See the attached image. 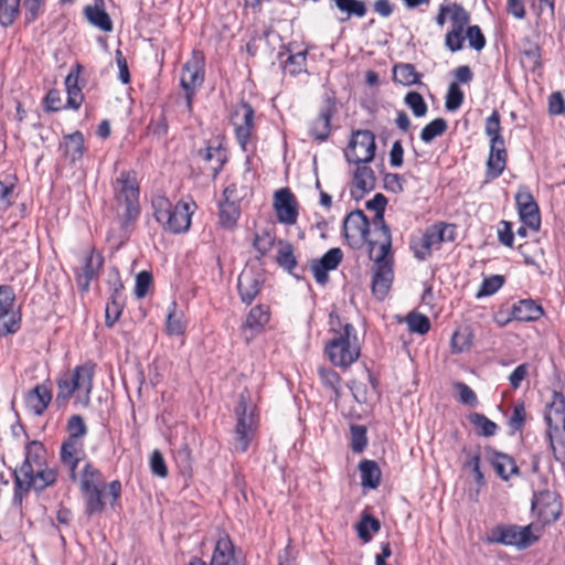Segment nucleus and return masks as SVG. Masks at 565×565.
<instances>
[{
  "mask_svg": "<svg viewBox=\"0 0 565 565\" xmlns=\"http://www.w3.org/2000/svg\"><path fill=\"white\" fill-rule=\"evenodd\" d=\"M14 500L21 502L33 488L41 491L56 480V471L46 466V451L41 443L31 441L25 447V457L19 469L14 470Z\"/></svg>",
  "mask_w": 565,
  "mask_h": 565,
  "instance_id": "f257e3e1",
  "label": "nucleus"
},
{
  "mask_svg": "<svg viewBox=\"0 0 565 565\" xmlns=\"http://www.w3.org/2000/svg\"><path fill=\"white\" fill-rule=\"evenodd\" d=\"M332 338L326 344V353L332 364L347 367L360 356V344L354 327L335 311L329 316Z\"/></svg>",
  "mask_w": 565,
  "mask_h": 565,
  "instance_id": "f03ea898",
  "label": "nucleus"
},
{
  "mask_svg": "<svg viewBox=\"0 0 565 565\" xmlns=\"http://www.w3.org/2000/svg\"><path fill=\"white\" fill-rule=\"evenodd\" d=\"M79 486L89 515L100 513L106 504L115 507L121 493V483L115 480L106 486L103 475L92 463L85 465Z\"/></svg>",
  "mask_w": 565,
  "mask_h": 565,
  "instance_id": "7ed1b4c3",
  "label": "nucleus"
},
{
  "mask_svg": "<svg viewBox=\"0 0 565 565\" xmlns=\"http://www.w3.org/2000/svg\"><path fill=\"white\" fill-rule=\"evenodd\" d=\"M153 214L158 223L172 233H184L190 228L191 216L196 209L193 200L180 201L173 205L163 195L152 200Z\"/></svg>",
  "mask_w": 565,
  "mask_h": 565,
  "instance_id": "20e7f679",
  "label": "nucleus"
},
{
  "mask_svg": "<svg viewBox=\"0 0 565 565\" xmlns=\"http://www.w3.org/2000/svg\"><path fill=\"white\" fill-rule=\"evenodd\" d=\"M93 377L94 367L90 364L78 365L72 372L64 374L58 380L56 402L64 404L71 396H75L77 403L87 406L90 401Z\"/></svg>",
  "mask_w": 565,
  "mask_h": 565,
  "instance_id": "39448f33",
  "label": "nucleus"
},
{
  "mask_svg": "<svg viewBox=\"0 0 565 565\" xmlns=\"http://www.w3.org/2000/svg\"><path fill=\"white\" fill-rule=\"evenodd\" d=\"M235 417L234 449L239 452H245L255 436L258 425L256 404L247 390L239 395L237 406L235 407Z\"/></svg>",
  "mask_w": 565,
  "mask_h": 565,
  "instance_id": "423d86ee",
  "label": "nucleus"
},
{
  "mask_svg": "<svg viewBox=\"0 0 565 565\" xmlns=\"http://www.w3.org/2000/svg\"><path fill=\"white\" fill-rule=\"evenodd\" d=\"M550 446L557 461L565 463V398L554 392L544 413Z\"/></svg>",
  "mask_w": 565,
  "mask_h": 565,
  "instance_id": "0eeeda50",
  "label": "nucleus"
},
{
  "mask_svg": "<svg viewBox=\"0 0 565 565\" xmlns=\"http://www.w3.org/2000/svg\"><path fill=\"white\" fill-rule=\"evenodd\" d=\"M115 195L118 204V213L126 223L135 221L139 213V184L135 173L124 171L115 183Z\"/></svg>",
  "mask_w": 565,
  "mask_h": 565,
  "instance_id": "6e6552de",
  "label": "nucleus"
},
{
  "mask_svg": "<svg viewBox=\"0 0 565 565\" xmlns=\"http://www.w3.org/2000/svg\"><path fill=\"white\" fill-rule=\"evenodd\" d=\"M382 247L381 243H370V257L374 262L373 292L383 299L393 280L391 246Z\"/></svg>",
  "mask_w": 565,
  "mask_h": 565,
  "instance_id": "1a4fd4ad",
  "label": "nucleus"
},
{
  "mask_svg": "<svg viewBox=\"0 0 565 565\" xmlns=\"http://www.w3.org/2000/svg\"><path fill=\"white\" fill-rule=\"evenodd\" d=\"M204 81V56L201 52H193L191 58L183 65L181 72V86L185 92L186 109L192 111V99L196 89Z\"/></svg>",
  "mask_w": 565,
  "mask_h": 565,
  "instance_id": "9d476101",
  "label": "nucleus"
},
{
  "mask_svg": "<svg viewBox=\"0 0 565 565\" xmlns=\"http://www.w3.org/2000/svg\"><path fill=\"white\" fill-rule=\"evenodd\" d=\"M537 540L532 533L531 525H498L491 530L487 541L525 548Z\"/></svg>",
  "mask_w": 565,
  "mask_h": 565,
  "instance_id": "9b49d317",
  "label": "nucleus"
},
{
  "mask_svg": "<svg viewBox=\"0 0 565 565\" xmlns=\"http://www.w3.org/2000/svg\"><path fill=\"white\" fill-rule=\"evenodd\" d=\"M237 192V183L233 182L224 190V201L220 204V220L223 226L233 227L239 215V202L247 199L252 194L250 186H242L241 193Z\"/></svg>",
  "mask_w": 565,
  "mask_h": 565,
  "instance_id": "f8f14e48",
  "label": "nucleus"
},
{
  "mask_svg": "<svg viewBox=\"0 0 565 565\" xmlns=\"http://www.w3.org/2000/svg\"><path fill=\"white\" fill-rule=\"evenodd\" d=\"M375 150L374 135L369 130H358L351 137L345 158L355 164L367 163L374 159Z\"/></svg>",
  "mask_w": 565,
  "mask_h": 565,
  "instance_id": "ddd939ff",
  "label": "nucleus"
},
{
  "mask_svg": "<svg viewBox=\"0 0 565 565\" xmlns=\"http://www.w3.org/2000/svg\"><path fill=\"white\" fill-rule=\"evenodd\" d=\"M456 228L450 224H435L426 230L419 245H414L415 256L423 260L434 248H437L443 242H451L455 239Z\"/></svg>",
  "mask_w": 565,
  "mask_h": 565,
  "instance_id": "4468645a",
  "label": "nucleus"
},
{
  "mask_svg": "<svg viewBox=\"0 0 565 565\" xmlns=\"http://www.w3.org/2000/svg\"><path fill=\"white\" fill-rule=\"evenodd\" d=\"M387 204L386 198L377 193L373 199L366 202V209L374 212L372 220V238L370 243H381L382 247H388L392 245L391 231L384 222V211Z\"/></svg>",
  "mask_w": 565,
  "mask_h": 565,
  "instance_id": "2eb2a0df",
  "label": "nucleus"
},
{
  "mask_svg": "<svg viewBox=\"0 0 565 565\" xmlns=\"http://www.w3.org/2000/svg\"><path fill=\"white\" fill-rule=\"evenodd\" d=\"M369 227L370 222L361 210L349 213L343 221V233L349 245L360 247L365 242L370 244L373 236Z\"/></svg>",
  "mask_w": 565,
  "mask_h": 565,
  "instance_id": "dca6fc26",
  "label": "nucleus"
},
{
  "mask_svg": "<svg viewBox=\"0 0 565 565\" xmlns=\"http://www.w3.org/2000/svg\"><path fill=\"white\" fill-rule=\"evenodd\" d=\"M15 295L11 287L0 286V335L15 333L20 328V315L14 309Z\"/></svg>",
  "mask_w": 565,
  "mask_h": 565,
  "instance_id": "f3484780",
  "label": "nucleus"
},
{
  "mask_svg": "<svg viewBox=\"0 0 565 565\" xmlns=\"http://www.w3.org/2000/svg\"><path fill=\"white\" fill-rule=\"evenodd\" d=\"M470 21L469 13L459 4L450 3V13L448 22L451 23V30L446 34L445 45L451 52H457L463 45V32Z\"/></svg>",
  "mask_w": 565,
  "mask_h": 565,
  "instance_id": "a211bd4d",
  "label": "nucleus"
},
{
  "mask_svg": "<svg viewBox=\"0 0 565 565\" xmlns=\"http://www.w3.org/2000/svg\"><path fill=\"white\" fill-rule=\"evenodd\" d=\"M273 206L278 222L288 226L297 223L299 206L289 189L282 188L275 192Z\"/></svg>",
  "mask_w": 565,
  "mask_h": 565,
  "instance_id": "6ab92c4d",
  "label": "nucleus"
},
{
  "mask_svg": "<svg viewBox=\"0 0 565 565\" xmlns=\"http://www.w3.org/2000/svg\"><path fill=\"white\" fill-rule=\"evenodd\" d=\"M232 124L238 143L245 150L254 129V110L250 105L247 103L236 105L232 113Z\"/></svg>",
  "mask_w": 565,
  "mask_h": 565,
  "instance_id": "aec40b11",
  "label": "nucleus"
},
{
  "mask_svg": "<svg viewBox=\"0 0 565 565\" xmlns=\"http://www.w3.org/2000/svg\"><path fill=\"white\" fill-rule=\"evenodd\" d=\"M519 215L530 230L536 232L541 225L540 211L530 190L521 186L515 195Z\"/></svg>",
  "mask_w": 565,
  "mask_h": 565,
  "instance_id": "412c9836",
  "label": "nucleus"
},
{
  "mask_svg": "<svg viewBox=\"0 0 565 565\" xmlns=\"http://www.w3.org/2000/svg\"><path fill=\"white\" fill-rule=\"evenodd\" d=\"M533 510L537 512L545 523H550L555 522L559 518L562 505L555 493L546 491L535 497Z\"/></svg>",
  "mask_w": 565,
  "mask_h": 565,
  "instance_id": "4be33fe9",
  "label": "nucleus"
},
{
  "mask_svg": "<svg viewBox=\"0 0 565 565\" xmlns=\"http://www.w3.org/2000/svg\"><path fill=\"white\" fill-rule=\"evenodd\" d=\"M263 276L252 267L245 268L238 276V291L244 302L250 303L260 291Z\"/></svg>",
  "mask_w": 565,
  "mask_h": 565,
  "instance_id": "5701e85b",
  "label": "nucleus"
},
{
  "mask_svg": "<svg viewBox=\"0 0 565 565\" xmlns=\"http://www.w3.org/2000/svg\"><path fill=\"white\" fill-rule=\"evenodd\" d=\"M343 257L342 250L338 247L329 249L320 259L312 262L311 271L318 284L324 285L328 281V271L334 270Z\"/></svg>",
  "mask_w": 565,
  "mask_h": 565,
  "instance_id": "b1692460",
  "label": "nucleus"
},
{
  "mask_svg": "<svg viewBox=\"0 0 565 565\" xmlns=\"http://www.w3.org/2000/svg\"><path fill=\"white\" fill-rule=\"evenodd\" d=\"M102 265L103 257L100 254L92 250L85 256L84 264L76 276L77 285L82 291L88 290L92 279L97 276Z\"/></svg>",
  "mask_w": 565,
  "mask_h": 565,
  "instance_id": "393cba45",
  "label": "nucleus"
},
{
  "mask_svg": "<svg viewBox=\"0 0 565 565\" xmlns=\"http://www.w3.org/2000/svg\"><path fill=\"white\" fill-rule=\"evenodd\" d=\"M52 399L51 390L44 385H36L24 397L25 407L35 415H42Z\"/></svg>",
  "mask_w": 565,
  "mask_h": 565,
  "instance_id": "a878e982",
  "label": "nucleus"
},
{
  "mask_svg": "<svg viewBox=\"0 0 565 565\" xmlns=\"http://www.w3.org/2000/svg\"><path fill=\"white\" fill-rule=\"evenodd\" d=\"M375 177L374 172L370 167L358 164L354 172L351 194L355 200H360L366 192L374 189Z\"/></svg>",
  "mask_w": 565,
  "mask_h": 565,
  "instance_id": "bb28decb",
  "label": "nucleus"
},
{
  "mask_svg": "<svg viewBox=\"0 0 565 565\" xmlns=\"http://www.w3.org/2000/svg\"><path fill=\"white\" fill-rule=\"evenodd\" d=\"M269 321V310L265 306H256L250 309L243 326L246 340H250L259 333Z\"/></svg>",
  "mask_w": 565,
  "mask_h": 565,
  "instance_id": "cd10ccee",
  "label": "nucleus"
},
{
  "mask_svg": "<svg viewBox=\"0 0 565 565\" xmlns=\"http://www.w3.org/2000/svg\"><path fill=\"white\" fill-rule=\"evenodd\" d=\"M84 14L87 21L95 28L104 31H113V22L109 14L105 10L104 0H94V4L84 8Z\"/></svg>",
  "mask_w": 565,
  "mask_h": 565,
  "instance_id": "c85d7f7f",
  "label": "nucleus"
},
{
  "mask_svg": "<svg viewBox=\"0 0 565 565\" xmlns=\"http://www.w3.org/2000/svg\"><path fill=\"white\" fill-rule=\"evenodd\" d=\"M210 565H238L234 557V545L227 534H220Z\"/></svg>",
  "mask_w": 565,
  "mask_h": 565,
  "instance_id": "c756f323",
  "label": "nucleus"
},
{
  "mask_svg": "<svg viewBox=\"0 0 565 565\" xmlns=\"http://www.w3.org/2000/svg\"><path fill=\"white\" fill-rule=\"evenodd\" d=\"M63 156L71 162L81 160L85 152L84 137L79 131L65 135L60 143Z\"/></svg>",
  "mask_w": 565,
  "mask_h": 565,
  "instance_id": "7c9ffc66",
  "label": "nucleus"
},
{
  "mask_svg": "<svg viewBox=\"0 0 565 565\" xmlns=\"http://www.w3.org/2000/svg\"><path fill=\"white\" fill-rule=\"evenodd\" d=\"M489 460L497 475L504 481H508L511 476L519 473L514 459L509 455L492 450L490 451Z\"/></svg>",
  "mask_w": 565,
  "mask_h": 565,
  "instance_id": "2f4dec72",
  "label": "nucleus"
},
{
  "mask_svg": "<svg viewBox=\"0 0 565 565\" xmlns=\"http://www.w3.org/2000/svg\"><path fill=\"white\" fill-rule=\"evenodd\" d=\"M83 454V443L77 438H67L62 445L61 458L64 465L68 466L71 477L75 478V471Z\"/></svg>",
  "mask_w": 565,
  "mask_h": 565,
  "instance_id": "473e14b6",
  "label": "nucleus"
},
{
  "mask_svg": "<svg viewBox=\"0 0 565 565\" xmlns=\"http://www.w3.org/2000/svg\"><path fill=\"white\" fill-rule=\"evenodd\" d=\"M200 158L207 164V170L215 178L226 161V152L221 146H207L199 152Z\"/></svg>",
  "mask_w": 565,
  "mask_h": 565,
  "instance_id": "72a5a7b5",
  "label": "nucleus"
},
{
  "mask_svg": "<svg viewBox=\"0 0 565 565\" xmlns=\"http://www.w3.org/2000/svg\"><path fill=\"white\" fill-rule=\"evenodd\" d=\"M507 164V150L504 142L490 145V154L487 161L488 174L492 179L498 178Z\"/></svg>",
  "mask_w": 565,
  "mask_h": 565,
  "instance_id": "f704fd0d",
  "label": "nucleus"
},
{
  "mask_svg": "<svg viewBox=\"0 0 565 565\" xmlns=\"http://www.w3.org/2000/svg\"><path fill=\"white\" fill-rule=\"evenodd\" d=\"M543 315V309L532 299L520 300L513 306L512 317L519 321H535Z\"/></svg>",
  "mask_w": 565,
  "mask_h": 565,
  "instance_id": "c9c22d12",
  "label": "nucleus"
},
{
  "mask_svg": "<svg viewBox=\"0 0 565 565\" xmlns=\"http://www.w3.org/2000/svg\"><path fill=\"white\" fill-rule=\"evenodd\" d=\"M78 71H72L65 78L67 107L72 109H78L84 100L82 89L78 86Z\"/></svg>",
  "mask_w": 565,
  "mask_h": 565,
  "instance_id": "e433bc0d",
  "label": "nucleus"
},
{
  "mask_svg": "<svg viewBox=\"0 0 565 565\" xmlns=\"http://www.w3.org/2000/svg\"><path fill=\"white\" fill-rule=\"evenodd\" d=\"M361 483L364 488L375 489L381 481V470L375 461L363 460L360 462Z\"/></svg>",
  "mask_w": 565,
  "mask_h": 565,
  "instance_id": "4c0bfd02",
  "label": "nucleus"
},
{
  "mask_svg": "<svg viewBox=\"0 0 565 565\" xmlns=\"http://www.w3.org/2000/svg\"><path fill=\"white\" fill-rule=\"evenodd\" d=\"M186 321L182 311H178L172 303L167 316L166 330L170 335H181L185 330Z\"/></svg>",
  "mask_w": 565,
  "mask_h": 565,
  "instance_id": "58836bf2",
  "label": "nucleus"
},
{
  "mask_svg": "<svg viewBox=\"0 0 565 565\" xmlns=\"http://www.w3.org/2000/svg\"><path fill=\"white\" fill-rule=\"evenodd\" d=\"M393 78L396 83L411 86L419 81V74L412 64H398L393 68Z\"/></svg>",
  "mask_w": 565,
  "mask_h": 565,
  "instance_id": "ea45409f",
  "label": "nucleus"
},
{
  "mask_svg": "<svg viewBox=\"0 0 565 565\" xmlns=\"http://www.w3.org/2000/svg\"><path fill=\"white\" fill-rule=\"evenodd\" d=\"M337 8L345 13L344 18H339L340 21H345L352 15L362 18L366 13V8L364 2L360 0H333Z\"/></svg>",
  "mask_w": 565,
  "mask_h": 565,
  "instance_id": "a19ab883",
  "label": "nucleus"
},
{
  "mask_svg": "<svg viewBox=\"0 0 565 565\" xmlns=\"http://www.w3.org/2000/svg\"><path fill=\"white\" fill-rule=\"evenodd\" d=\"M355 527L359 537L363 542L367 543L372 539V533H377L381 529V525L377 519L370 514H364Z\"/></svg>",
  "mask_w": 565,
  "mask_h": 565,
  "instance_id": "79ce46f5",
  "label": "nucleus"
},
{
  "mask_svg": "<svg viewBox=\"0 0 565 565\" xmlns=\"http://www.w3.org/2000/svg\"><path fill=\"white\" fill-rule=\"evenodd\" d=\"M20 0H0V23L11 25L19 15Z\"/></svg>",
  "mask_w": 565,
  "mask_h": 565,
  "instance_id": "37998d69",
  "label": "nucleus"
},
{
  "mask_svg": "<svg viewBox=\"0 0 565 565\" xmlns=\"http://www.w3.org/2000/svg\"><path fill=\"white\" fill-rule=\"evenodd\" d=\"M330 119L331 115L329 110L321 111L311 125V136H313L316 139L324 140L330 132Z\"/></svg>",
  "mask_w": 565,
  "mask_h": 565,
  "instance_id": "c03bdc74",
  "label": "nucleus"
},
{
  "mask_svg": "<svg viewBox=\"0 0 565 565\" xmlns=\"http://www.w3.org/2000/svg\"><path fill=\"white\" fill-rule=\"evenodd\" d=\"M471 424H473L477 433L484 437L494 436L497 434L498 426L494 422L490 420L482 414H471L469 417Z\"/></svg>",
  "mask_w": 565,
  "mask_h": 565,
  "instance_id": "a18cd8bd",
  "label": "nucleus"
},
{
  "mask_svg": "<svg viewBox=\"0 0 565 565\" xmlns=\"http://www.w3.org/2000/svg\"><path fill=\"white\" fill-rule=\"evenodd\" d=\"M486 135L490 138V145H499L504 142L501 136L500 115L493 111L487 119L484 125Z\"/></svg>",
  "mask_w": 565,
  "mask_h": 565,
  "instance_id": "49530a36",
  "label": "nucleus"
},
{
  "mask_svg": "<svg viewBox=\"0 0 565 565\" xmlns=\"http://www.w3.org/2000/svg\"><path fill=\"white\" fill-rule=\"evenodd\" d=\"M447 127L448 125L445 119L436 118L423 128L420 139L425 143H429L436 137L441 136L446 131Z\"/></svg>",
  "mask_w": 565,
  "mask_h": 565,
  "instance_id": "de8ad7c7",
  "label": "nucleus"
},
{
  "mask_svg": "<svg viewBox=\"0 0 565 565\" xmlns=\"http://www.w3.org/2000/svg\"><path fill=\"white\" fill-rule=\"evenodd\" d=\"M522 63L532 71L541 66V53L537 44L527 42L526 46L522 49Z\"/></svg>",
  "mask_w": 565,
  "mask_h": 565,
  "instance_id": "09e8293b",
  "label": "nucleus"
},
{
  "mask_svg": "<svg viewBox=\"0 0 565 565\" xmlns=\"http://www.w3.org/2000/svg\"><path fill=\"white\" fill-rule=\"evenodd\" d=\"M307 54L305 51L289 54L284 62V70L290 75H297L306 71Z\"/></svg>",
  "mask_w": 565,
  "mask_h": 565,
  "instance_id": "8fccbe9b",
  "label": "nucleus"
},
{
  "mask_svg": "<svg viewBox=\"0 0 565 565\" xmlns=\"http://www.w3.org/2000/svg\"><path fill=\"white\" fill-rule=\"evenodd\" d=\"M406 323L412 332L425 334L430 329L429 319L420 313L412 312L406 318Z\"/></svg>",
  "mask_w": 565,
  "mask_h": 565,
  "instance_id": "3c124183",
  "label": "nucleus"
},
{
  "mask_svg": "<svg viewBox=\"0 0 565 565\" xmlns=\"http://www.w3.org/2000/svg\"><path fill=\"white\" fill-rule=\"evenodd\" d=\"M405 104L412 109L416 117H424L427 113V104L417 92H409L404 98Z\"/></svg>",
  "mask_w": 565,
  "mask_h": 565,
  "instance_id": "603ef678",
  "label": "nucleus"
},
{
  "mask_svg": "<svg viewBox=\"0 0 565 565\" xmlns=\"http://www.w3.org/2000/svg\"><path fill=\"white\" fill-rule=\"evenodd\" d=\"M504 279L500 275H493L483 279L478 292L477 297H487L495 294L503 285Z\"/></svg>",
  "mask_w": 565,
  "mask_h": 565,
  "instance_id": "864d4df0",
  "label": "nucleus"
},
{
  "mask_svg": "<svg viewBox=\"0 0 565 565\" xmlns=\"http://www.w3.org/2000/svg\"><path fill=\"white\" fill-rule=\"evenodd\" d=\"M277 263L288 271H291L296 267L297 262L294 256V249L291 245H280L277 254Z\"/></svg>",
  "mask_w": 565,
  "mask_h": 565,
  "instance_id": "5fc2aeb1",
  "label": "nucleus"
},
{
  "mask_svg": "<svg viewBox=\"0 0 565 565\" xmlns=\"http://www.w3.org/2000/svg\"><path fill=\"white\" fill-rule=\"evenodd\" d=\"M463 102V93L457 83H451L446 96V108L450 111L457 110Z\"/></svg>",
  "mask_w": 565,
  "mask_h": 565,
  "instance_id": "6e6d98bb",
  "label": "nucleus"
},
{
  "mask_svg": "<svg viewBox=\"0 0 565 565\" xmlns=\"http://www.w3.org/2000/svg\"><path fill=\"white\" fill-rule=\"evenodd\" d=\"M68 438L81 439L87 433V427L83 418L78 415H74L70 418L67 424Z\"/></svg>",
  "mask_w": 565,
  "mask_h": 565,
  "instance_id": "4d7b16f0",
  "label": "nucleus"
},
{
  "mask_svg": "<svg viewBox=\"0 0 565 565\" xmlns=\"http://www.w3.org/2000/svg\"><path fill=\"white\" fill-rule=\"evenodd\" d=\"M320 379L322 384L326 387H329L335 395V398L339 396V390H340V377L339 375L332 371V370H326L321 369L319 371Z\"/></svg>",
  "mask_w": 565,
  "mask_h": 565,
  "instance_id": "13d9d810",
  "label": "nucleus"
},
{
  "mask_svg": "<svg viewBox=\"0 0 565 565\" xmlns=\"http://www.w3.org/2000/svg\"><path fill=\"white\" fill-rule=\"evenodd\" d=\"M466 38L469 41V45L477 51L482 50L486 45V39H484L480 28L477 25H472V26L467 25Z\"/></svg>",
  "mask_w": 565,
  "mask_h": 565,
  "instance_id": "bf43d9fd",
  "label": "nucleus"
},
{
  "mask_svg": "<svg viewBox=\"0 0 565 565\" xmlns=\"http://www.w3.org/2000/svg\"><path fill=\"white\" fill-rule=\"evenodd\" d=\"M454 387L458 392L459 401L469 406H477L478 398L475 392L465 383L457 382L454 384Z\"/></svg>",
  "mask_w": 565,
  "mask_h": 565,
  "instance_id": "052dcab7",
  "label": "nucleus"
},
{
  "mask_svg": "<svg viewBox=\"0 0 565 565\" xmlns=\"http://www.w3.org/2000/svg\"><path fill=\"white\" fill-rule=\"evenodd\" d=\"M150 468L153 475L166 478L168 476V468L166 466L162 454L159 450H153L150 456Z\"/></svg>",
  "mask_w": 565,
  "mask_h": 565,
  "instance_id": "680f3d73",
  "label": "nucleus"
},
{
  "mask_svg": "<svg viewBox=\"0 0 565 565\" xmlns=\"http://www.w3.org/2000/svg\"><path fill=\"white\" fill-rule=\"evenodd\" d=\"M46 0H24L25 19L28 22L34 21L42 12Z\"/></svg>",
  "mask_w": 565,
  "mask_h": 565,
  "instance_id": "e2e57ef3",
  "label": "nucleus"
},
{
  "mask_svg": "<svg viewBox=\"0 0 565 565\" xmlns=\"http://www.w3.org/2000/svg\"><path fill=\"white\" fill-rule=\"evenodd\" d=\"M365 428L363 426H352L351 427V435H352V449L355 452H361L365 445H366V436H365Z\"/></svg>",
  "mask_w": 565,
  "mask_h": 565,
  "instance_id": "0e129e2a",
  "label": "nucleus"
},
{
  "mask_svg": "<svg viewBox=\"0 0 565 565\" xmlns=\"http://www.w3.org/2000/svg\"><path fill=\"white\" fill-rule=\"evenodd\" d=\"M152 277L148 271H141L136 277L135 294L137 298H143L151 285Z\"/></svg>",
  "mask_w": 565,
  "mask_h": 565,
  "instance_id": "69168bd1",
  "label": "nucleus"
},
{
  "mask_svg": "<svg viewBox=\"0 0 565 565\" xmlns=\"http://www.w3.org/2000/svg\"><path fill=\"white\" fill-rule=\"evenodd\" d=\"M498 237L501 244L511 247L513 245V232L511 223L501 221L498 225Z\"/></svg>",
  "mask_w": 565,
  "mask_h": 565,
  "instance_id": "338daca9",
  "label": "nucleus"
},
{
  "mask_svg": "<svg viewBox=\"0 0 565 565\" xmlns=\"http://www.w3.org/2000/svg\"><path fill=\"white\" fill-rule=\"evenodd\" d=\"M526 417V412L523 404H518L514 406L512 415L509 419V425L513 430H519L522 428Z\"/></svg>",
  "mask_w": 565,
  "mask_h": 565,
  "instance_id": "774afa93",
  "label": "nucleus"
}]
</instances>
